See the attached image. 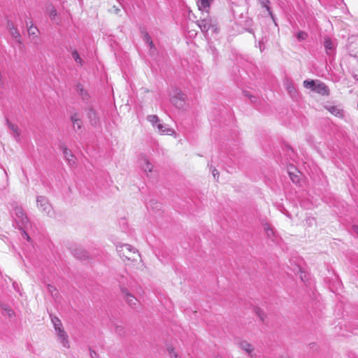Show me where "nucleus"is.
<instances>
[{"label":"nucleus","instance_id":"f257e3e1","mask_svg":"<svg viewBox=\"0 0 358 358\" xmlns=\"http://www.w3.org/2000/svg\"><path fill=\"white\" fill-rule=\"evenodd\" d=\"M117 252L120 258L123 260L131 262L137 261V257H140L138 251L133 246L129 244L120 243L116 246Z\"/></svg>","mask_w":358,"mask_h":358},{"label":"nucleus","instance_id":"f03ea898","mask_svg":"<svg viewBox=\"0 0 358 358\" xmlns=\"http://www.w3.org/2000/svg\"><path fill=\"white\" fill-rule=\"evenodd\" d=\"M147 120L151 123L153 127L157 129L158 132L162 135L172 136L175 134L174 129L167 124L162 123L159 117L156 115H148Z\"/></svg>","mask_w":358,"mask_h":358},{"label":"nucleus","instance_id":"7ed1b4c3","mask_svg":"<svg viewBox=\"0 0 358 358\" xmlns=\"http://www.w3.org/2000/svg\"><path fill=\"white\" fill-rule=\"evenodd\" d=\"M12 217L15 220L19 229H22L29 224V219L21 206L14 203L13 205Z\"/></svg>","mask_w":358,"mask_h":358},{"label":"nucleus","instance_id":"20e7f679","mask_svg":"<svg viewBox=\"0 0 358 358\" xmlns=\"http://www.w3.org/2000/svg\"><path fill=\"white\" fill-rule=\"evenodd\" d=\"M36 206L38 210L43 215L49 217L54 215V210L48 199L44 196H38L36 197Z\"/></svg>","mask_w":358,"mask_h":358},{"label":"nucleus","instance_id":"39448f33","mask_svg":"<svg viewBox=\"0 0 358 358\" xmlns=\"http://www.w3.org/2000/svg\"><path fill=\"white\" fill-rule=\"evenodd\" d=\"M187 95L181 90H176L171 98V103L179 109H183L185 106Z\"/></svg>","mask_w":358,"mask_h":358},{"label":"nucleus","instance_id":"423d86ee","mask_svg":"<svg viewBox=\"0 0 358 358\" xmlns=\"http://www.w3.org/2000/svg\"><path fill=\"white\" fill-rule=\"evenodd\" d=\"M55 330L57 332L59 342L62 344L63 347L66 348H69L70 345L68 339V336L66 331L64 330L62 325L55 328Z\"/></svg>","mask_w":358,"mask_h":358},{"label":"nucleus","instance_id":"0eeeda50","mask_svg":"<svg viewBox=\"0 0 358 358\" xmlns=\"http://www.w3.org/2000/svg\"><path fill=\"white\" fill-rule=\"evenodd\" d=\"M122 293L123 294L124 298L129 304V306H130L132 308H136L138 303V300L133 294H131L129 292L128 288L122 287Z\"/></svg>","mask_w":358,"mask_h":358},{"label":"nucleus","instance_id":"6e6552de","mask_svg":"<svg viewBox=\"0 0 358 358\" xmlns=\"http://www.w3.org/2000/svg\"><path fill=\"white\" fill-rule=\"evenodd\" d=\"M117 280L121 290L122 287L127 288L128 287L132 286L133 280L127 271H125L124 274L118 275Z\"/></svg>","mask_w":358,"mask_h":358},{"label":"nucleus","instance_id":"1a4fd4ad","mask_svg":"<svg viewBox=\"0 0 358 358\" xmlns=\"http://www.w3.org/2000/svg\"><path fill=\"white\" fill-rule=\"evenodd\" d=\"M324 46L327 55L331 56L334 54L336 45L329 37H325L324 40Z\"/></svg>","mask_w":358,"mask_h":358},{"label":"nucleus","instance_id":"9d476101","mask_svg":"<svg viewBox=\"0 0 358 358\" xmlns=\"http://www.w3.org/2000/svg\"><path fill=\"white\" fill-rule=\"evenodd\" d=\"M61 148L63 152L65 159L68 162L70 166L76 164V157L72 153L71 150L67 148L65 145H62Z\"/></svg>","mask_w":358,"mask_h":358},{"label":"nucleus","instance_id":"9b49d317","mask_svg":"<svg viewBox=\"0 0 358 358\" xmlns=\"http://www.w3.org/2000/svg\"><path fill=\"white\" fill-rule=\"evenodd\" d=\"M87 117L90 120V124L96 127L99 122V117L93 108H89L87 110Z\"/></svg>","mask_w":358,"mask_h":358},{"label":"nucleus","instance_id":"f8f14e48","mask_svg":"<svg viewBox=\"0 0 358 358\" xmlns=\"http://www.w3.org/2000/svg\"><path fill=\"white\" fill-rule=\"evenodd\" d=\"M214 0H197V6L199 10L209 12L211 4Z\"/></svg>","mask_w":358,"mask_h":358},{"label":"nucleus","instance_id":"ddd939ff","mask_svg":"<svg viewBox=\"0 0 358 358\" xmlns=\"http://www.w3.org/2000/svg\"><path fill=\"white\" fill-rule=\"evenodd\" d=\"M314 92L322 95H329V94L328 87L324 83L320 81L316 83L315 87H314Z\"/></svg>","mask_w":358,"mask_h":358},{"label":"nucleus","instance_id":"4468645a","mask_svg":"<svg viewBox=\"0 0 358 358\" xmlns=\"http://www.w3.org/2000/svg\"><path fill=\"white\" fill-rule=\"evenodd\" d=\"M263 227L267 238L271 239L272 241H275L276 235L275 231L272 226L268 223H265L263 225Z\"/></svg>","mask_w":358,"mask_h":358},{"label":"nucleus","instance_id":"2eb2a0df","mask_svg":"<svg viewBox=\"0 0 358 358\" xmlns=\"http://www.w3.org/2000/svg\"><path fill=\"white\" fill-rule=\"evenodd\" d=\"M71 120L73 122V127L75 131H78L82 128L83 122L79 118L78 114L75 113L71 115Z\"/></svg>","mask_w":358,"mask_h":358},{"label":"nucleus","instance_id":"dca6fc26","mask_svg":"<svg viewBox=\"0 0 358 358\" xmlns=\"http://www.w3.org/2000/svg\"><path fill=\"white\" fill-rule=\"evenodd\" d=\"M6 122L14 138L18 141L20 140V132L17 125L10 122L8 120H6Z\"/></svg>","mask_w":358,"mask_h":358},{"label":"nucleus","instance_id":"f3484780","mask_svg":"<svg viewBox=\"0 0 358 358\" xmlns=\"http://www.w3.org/2000/svg\"><path fill=\"white\" fill-rule=\"evenodd\" d=\"M72 253L76 258L82 260L88 257V253L81 248H76L73 250Z\"/></svg>","mask_w":358,"mask_h":358},{"label":"nucleus","instance_id":"a211bd4d","mask_svg":"<svg viewBox=\"0 0 358 358\" xmlns=\"http://www.w3.org/2000/svg\"><path fill=\"white\" fill-rule=\"evenodd\" d=\"M46 10H47V12H48V15H49V17L51 19V20L52 22H55L56 24H59V21L56 19L57 13V10L55 8V7L52 6H50L47 7Z\"/></svg>","mask_w":358,"mask_h":358},{"label":"nucleus","instance_id":"6ab92c4d","mask_svg":"<svg viewBox=\"0 0 358 358\" xmlns=\"http://www.w3.org/2000/svg\"><path fill=\"white\" fill-rule=\"evenodd\" d=\"M239 346L243 350L245 351L248 355H251V353L254 350L253 346L245 341L240 342Z\"/></svg>","mask_w":358,"mask_h":358},{"label":"nucleus","instance_id":"aec40b11","mask_svg":"<svg viewBox=\"0 0 358 358\" xmlns=\"http://www.w3.org/2000/svg\"><path fill=\"white\" fill-rule=\"evenodd\" d=\"M142 167L145 172H152L153 169V165L145 157H143L142 159Z\"/></svg>","mask_w":358,"mask_h":358},{"label":"nucleus","instance_id":"412c9836","mask_svg":"<svg viewBox=\"0 0 358 358\" xmlns=\"http://www.w3.org/2000/svg\"><path fill=\"white\" fill-rule=\"evenodd\" d=\"M327 109L331 114H333L334 115H335L336 117H341L343 116V110H341V108H339L337 106H329V108H327Z\"/></svg>","mask_w":358,"mask_h":358},{"label":"nucleus","instance_id":"4be33fe9","mask_svg":"<svg viewBox=\"0 0 358 358\" xmlns=\"http://www.w3.org/2000/svg\"><path fill=\"white\" fill-rule=\"evenodd\" d=\"M9 32L13 38H15L18 43H21L20 42L21 36H20V32L17 29V28H15V27L10 28V31Z\"/></svg>","mask_w":358,"mask_h":358},{"label":"nucleus","instance_id":"5701e85b","mask_svg":"<svg viewBox=\"0 0 358 358\" xmlns=\"http://www.w3.org/2000/svg\"><path fill=\"white\" fill-rule=\"evenodd\" d=\"M199 26L202 31H208L210 28V24L206 20L199 21Z\"/></svg>","mask_w":358,"mask_h":358},{"label":"nucleus","instance_id":"b1692460","mask_svg":"<svg viewBox=\"0 0 358 358\" xmlns=\"http://www.w3.org/2000/svg\"><path fill=\"white\" fill-rule=\"evenodd\" d=\"M315 85H316V82L313 80H306L303 81L304 87L308 88V89H311L313 91H314V87H315Z\"/></svg>","mask_w":358,"mask_h":358},{"label":"nucleus","instance_id":"393cba45","mask_svg":"<svg viewBox=\"0 0 358 358\" xmlns=\"http://www.w3.org/2000/svg\"><path fill=\"white\" fill-rule=\"evenodd\" d=\"M72 57L74 59L75 62L78 64H79L80 66L83 65V59L80 58L78 51L76 50H74L72 53Z\"/></svg>","mask_w":358,"mask_h":358},{"label":"nucleus","instance_id":"a878e982","mask_svg":"<svg viewBox=\"0 0 358 358\" xmlns=\"http://www.w3.org/2000/svg\"><path fill=\"white\" fill-rule=\"evenodd\" d=\"M141 34L143 35V41L148 44L150 43V41H152V38L150 37V36L149 35V34L145 31L144 29L141 30Z\"/></svg>","mask_w":358,"mask_h":358},{"label":"nucleus","instance_id":"bb28decb","mask_svg":"<svg viewBox=\"0 0 358 358\" xmlns=\"http://www.w3.org/2000/svg\"><path fill=\"white\" fill-rule=\"evenodd\" d=\"M51 321H52V323L53 324L54 328H56L57 327H60L62 325L60 320L55 316L51 317Z\"/></svg>","mask_w":358,"mask_h":358},{"label":"nucleus","instance_id":"cd10ccee","mask_svg":"<svg viewBox=\"0 0 358 358\" xmlns=\"http://www.w3.org/2000/svg\"><path fill=\"white\" fill-rule=\"evenodd\" d=\"M308 36L307 33L303 31H300L297 33L296 38L299 41H303L305 40Z\"/></svg>","mask_w":358,"mask_h":358},{"label":"nucleus","instance_id":"c85d7f7f","mask_svg":"<svg viewBox=\"0 0 358 358\" xmlns=\"http://www.w3.org/2000/svg\"><path fill=\"white\" fill-rule=\"evenodd\" d=\"M259 3H261L262 6L264 8H266V10L271 13L270 8H269V0H259Z\"/></svg>","mask_w":358,"mask_h":358},{"label":"nucleus","instance_id":"c756f323","mask_svg":"<svg viewBox=\"0 0 358 358\" xmlns=\"http://www.w3.org/2000/svg\"><path fill=\"white\" fill-rule=\"evenodd\" d=\"M38 29L36 27L31 25L28 29V34L29 36H34L36 34Z\"/></svg>","mask_w":358,"mask_h":358},{"label":"nucleus","instance_id":"7c9ffc66","mask_svg":"<svg viewBox=\"0 0 358 358\" xmlns=\"http://www.w3.org/2000/svg\"><path fill=\"white\" fill-rule=\"evenodd\" d=\"M148 45V46L150 48V55L155 54V52H157V49L155 48V45L152 40L151 41H150V43Z\"/></svg>","mask_w":358,"mask_h":358},{"label":"nucleus","instance_id":"2f4dec72","mask_svg":"<svg viewBox=\"0 0 358 358\" xmlns=\"http://www.w3.org/2000/svg\"><path fill=\"white\" fill-rule=\"evenodd\" d=\"M168 351H169V353L171 358H177L178 357V355L175 352L174 348H169Z\"/></svg>","mask_w":358,"mask_h":358},{"label":"nucleus","instance_id":"473e14b6","mask_svg":"<svg viewBox=\"0 0 358 358\" xmlns=\"http://www.w3.org/2000/svg\"><path fill=\"white\" fill-rule=\"evenodd\" d=\"M115 329V332L120 336L124 334V329L122 326L116 325Z\"/></svg>","mask_w":358,"mask_h":358},{"label":"nucleus","instance_id":"72a5a7b5","mask_svg":"<svg viewBox=\"0 0 358 358\" xmlns=\"http://www.w3.org/2000/svg\"><path fill=\"white\" fill-rule=\"evenodd\" d=\"M20 230L22 231V238H25L27 241H31V238L29 237L28 234L24 230V228H22Z\"/></svg>","mask_w":358,"mask_h":358},{"label":"nucleus","instance_id":"f704fd0d","mask_svg":"<svg viewBox=\"0 0 358 358\" xmlns=\"http://www.w3.org/2000/svg\"><path fill=\"white\" fill-rule=\"evenodd\" d=\"M287 89L289 91V94H292L293 92H295V89L292 83L287 84Z\"/></svg>","mask_w":358,"mask_h":358},{"label":"nucleus","instance_id":"c9c22d12","mask_svg":"<svg viewBox=\"0 0 358 358\" xmlns=\"http://www.w3.org/2000/svg\"><path fill=\"white\" fill-rule=\"evenodd\" d=\"M77 91L79 92L80 95H83V92L85 91L81 85L77 86Z\"/></svg>","mask_w":358,"mask_h":358},{"label":"nucleus","instance_id":"e433bc0d","mask_svg":"<svg viewBox=\"0 0 358 358\" xmlns=\"http://www.w3.org/2000/svg\"><path fill=\"white\" fill-rule=\"evenodd\" d=\"M77 91L79 92L80 95H83V92L85 91L81 85L77 86Z\"/></svg>","mask_w":358,"mask_h":358},{"label":"nucleus","instance_id":"4c0bfd02","mask_svg":"<svg viewBox=\"0 0 358 358\" xmlns=\"http://www.w3.org/2000/svg\"><path fill=\"white\" fill-rule=\"evenodd\" d=\"M212 173H213V177H214L215 179L216 178V177H218L219 172H218V171L216 169H213L212 170Z\"/></svg>","mask_w":358,"mask_h":358},{"label":"nucleus","instance_id":"58836bf2","mask_svg":"<svg viewBox=\"0 0 358 358\" xmlns=\"http://www.w3.org/2000/svg\"><path fill=\"white\" fill-rule=\"evenodd\" d=\"M352 232L358 235V225H353L352 227Z\"/></svg>","mask_w":358,"mask_h":358},{"label":"nucleus","instance_id":"ea45409f","mask_svg":"<svg viewBox=\"0 0 358 358\" xmlns=\"http://www.w3.org/2000/svg\"><path fill=\"white\" fill-rule=\"evenodd\" d=\"M90 356L92 358H96L97 357V354L95 351L94 350H90Z\"/></svg>","mask_w":358,"mask_h":358},{"label":"nucleus","instance_id":"a19ab883","mask_svg":"<svg viewBox=\"0 0 358 358\" xmlns=\"http://www.w3.org/2000/svg\"><path fill=\"white\" fill-rule=\"evenodd\" d=\"M83 98V99L85 100L87 99V96H88V94L87 93V92L85 90L83 92V95H80Z\"/></svg>","mask_w":358,"mask_h":358},{"label":"nucleus","instance_id":"79ce46f5","mask_svg":"<svg viewBox=\"0 0 358 358\" xmlns=\"http://www.w3.org/2000/svg\"><path fill=\"white\" fill-rule=\"evenodd\" d=\"M15 27L13 23L10 21L8 22V28L9 29V31H10V28Z\"/></svg>","mask_w":358,"mask_h":358},{"label":"nucleus","instance_id":"37998d69","mask_svg":"<svg viewBox=\"0 0 358 358\" xmlns=\"http://www.w3.org/2000/svg\"><path fill=\"white\" fill-rule=\"evenodd\" d=\"M250 101H251L252 102L255 103V102H256V101H257V97H255V96H250Z\"/></svg>","mask_w":358,"mask_h":358},{"label":"nucleus","instance_id":"c03bdc74","mask_svg":"<svg viewBox=\"0 0 358 358\" xmlns=\"http://www.w3.org/2000/svg\"><path fill=\"white\" fill-rule=\"evenodd\" d=\"M353 78L358 81V73H354L353 74Z\"/></svg>","mask_w":358,"mask_h":358},{"label":"nucleus","instance_id":"a18cd8bd","mask_svg":"<svg viewBox=\"0 0 358 358\" xmlns=\"http://www.w3.org/2000/svg\"><path fill=\"white\" fill-rule=\"evenodd\" d=\"M289 176H290V178H291L293 182H296V180H295V178H296V177H295V176H293L292 175V173H289Z\"/></svg>","mask_w":358,"mask_h":358},{"label":"nucleus","instance_id":"49530a36","mask_svg":"<svg viewBox=\"0 0 358 358\" xmlns=\"http://www.w3.org/2000/svg\"><path fill=\"white\" fill-rule=\"evenodd\" d=\"M8 314L9 316H11L13 314V311L10 309L8 311Z\"/></svg>","mask_w":358,"mask_h":358},{"label":"nucleus","instance_id":"de8ad7c7","mask_svg":"<svg viewBox=\"0 0 358 358\" xmlns=\"http://www.w3.org/2000/svg\"><path fill=\"white\" fill-rule=\"evenodd\" d=\"M114 8H115V13H116V14H117V13H118V12L120 11V9H119V8H115V7H114Z\"/></svg>","mask_w":358,"mask_h":358},{"label":"nucleus","instance_id":"09e8293b","mask_svg":"<svg viewBox=\"0 0 358 358\" xmlns=\"http://www.w3.org/2000/svg\"><path fill=\"white\" fill-rule=\"evenodd\" d=\"M49 287H50L49 290L51 291V288H52V287H50V285H49Z\"/></svg>","mask_w":358,"mask_h":358}]
</instances>
